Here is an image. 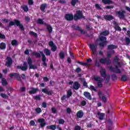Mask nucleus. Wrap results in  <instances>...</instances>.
<instances>
[{
  "label": "nucleus",
  "mask_w": 130,
  "mask_h": 130,
  "mask_svg": "<svg viewBox=\"0 0 130 130\" xmlns=\"http://www.w3.org/2000/svg\"><path fill=\"white\" fill-rule=\"evenodd\" d=\"M73 95V92L71 90H69L67 91V98L69 99L71 96Z\"/></svg>",
  "instance_id": "42"
},
{
  "label": "nucleus",
  "mask_w": 130,
  "mask_h": 130,
  "mask_svg": "<svg viewBox=\"0 0 130 130\" xmlns=\"http://www.w3.org/2000/svg\"><path fill=\"white\" fill-rule=\"evenodd\" d=\"M80 87H81V84H80L78 81L74 82L73 85V88L74 90H79Z\"/></svg>",
  "instance_id": "20"
},
{
  "label": "nucleus",
  "mask_w": 130,
  "mask_h": 130,
  "mask_svg": "<svg viewBox=\"0 0 130 130\" xmlns=\"http://www.w3.org/2000/svg\"><path fill=\"white\" fill-rule=\"evenodd\" d=\"M101 75L103 78L105 79L107 77V74H106V71L105 69H103L102 72H101Z\"/></svg>",
  "instance_id": "32"
},
{
  "label": "nucleus",
  "mask_w": 130,
  "mask_h": 130,
  "mask_svg": "<svg viewBox=\"0 0 130 130\" xmlns=\"http://www.w3.org/2000/svg\"><path fill=\"white\" fill-rule=\"evenodd\" d=\"M110 80V78L109 76H107V78L105 80V84H108L109 83V80Z\"/></svg>",
  "instance_id": "58"
},
{
  "label": "nucleus",
  "mask_w": 130,
  "mask_h": 130,
  "mask_svg": "<svg viewBox=\"0 0 130 130\" xmlns=\"http://www.w3.org/2000/svg\"><path fill=\"white\" fill-rule=\"evenodd\" d=\"M76 116L78 118H82L84 116V113L83 111L79 110L76 113Z\"/></svg>",
  "instance_id": "23"
},
{
  "label": "nucleus",
  "mask_w": 130,
  "mask_h": 130,
  "mask_svg": "<svg viewBox=\"0 0 130 130\" xmlns=\"http://www.w3.org/2000/svg\"><path fill=\"white\" fill-rule=\"evenodd\" d=\"M113 24L115 26L114 29L116 31H119V32H121V28L118 26V23L116 22V21H113Z\"/></svg>",
  "instance_id": "21"
},
{
  "label": "nucleus",
  "mask_w": 130,
  "mask_h": 130,
  "mask_svg": "<svg viewBox=\"0 0 130 130\" xmlns=\"http://www.w3.org/2000/svg\"><path fill=\"white\" fill-rule=\"evenodd\" d=\"M116 63L117 66H115V68L112 66H110L109 67V70L110 72H112L113 73H115L116 74H120L121 73V71H120V69H119V68H121V65L120 64L119 61L117 62Z\"/></svg>",
  "instance_id": "3"
},
{
  "label": "nucleus",
  "mask_w": 130,
  "mask_h": 130,
  "mask_svg": "<svg viewBox=\"0 0 130 130\" xmlns=\"http://www.w3.org/2000/svg\"><path fill=\"white\" fill-rule=\"evenodd\" d=\"M72 29H74V30H75L76 31H80V30H81V27L78 25H72Z\"/></svg>",
  "instance_id": "38"
},
{
  "label": "nucleus",
  "mask_w": 130,
  "mask_h": 130,
  "mask_svg": "<svg viewBox=\"0 0 130 130\" xmlns=\"http://www.w3.org/2000/svg\"><path fill=\"white\" fill-rule=\"evenodd\" d=\"M84 96L88 100H92V96H91V94L89 92L87 91H85L83 93Z\"/></svg>",
  "instance_id": "24"
},
{
  "label": "nucleus",
  "mask_w": 130,
  "mask_h": 130,
  "mask_svg": "<svg viewBox=\"0 0 130 130\" xmlns=\"http://www.w3.org/2000/svg\"><path fill=\"white\" fill-rule=\"evenodd\" d=\"M112 80L113 81H116L117 80V76L115 74L112 75Z\"/></svg>",
  "instance_id": "53"
},
{
  "label": "nucleus",
  "mask_w": 130,
  "mask_h": 130,
  "mask_svg": "<svg viewBox=\"0 0 130 130\" xmlns=\"http://www.w3.org/2000/svg\"><path fill=\"white\" fill-rule=\"evenodd\" d=\"M14 25H16L17 27H19L21 31H24L25 30V27H24V25H23V24L21 23V22L18 19H15L14 20V22L10 21L7 27L10 28L11 26H14Z\"/></svg>",
  "instance_id": "2"
},
{
  "label": "nucleus",
  "mask_w": 130,
  "mask_h": 130,
  "mask_svg": "<svg viewBox=\"0 0 130 130\" xmlns=\"http://www.w3.org/2000/svg\"><path fill=\"white\" fill-rule=\"evenodd\" d=\"M38 122L40 124L41 127H44L46 125V122H45V119L44 118H39L38 119Z\"/></svg>",
  "instance_id": "17"
},
{
  "label": "nucleus",
  "mask_w": 130,
  "mask_h": 130,
  "mask_svg": "<svg viewBox=\"0 0 130 130\" xmlns=\"http://www.w3.org/2000/svg\"><path fill=\"white\" fill-rule=\"evenodd\" d=\"M116 48H117V46L115 45L111 44L107 46V49H108V50H113V49H116Z\"/></svg>",
  "instance_id": "25"
},
{
  "label": "nucleus",
  "mask_w": 130,
  "mask_h": 130,
  "mask_svg": "<svg viewBox=\"0 0 130 130\" xmlns=\"http://www.w3.org/2000/svg\"><path fill=\"white\" fill-rule=\"evenodd\" d=\"M32 55H34V56H36L37 58H40L42 56V60L43 61L42 64L44 67H47V63H46V56H45L43 51H40L39 53L37 52H32Z\"/></svg>",
  "instance_id": "1"
},
{
  "label": "nucleus",
  "mask_w": 130,
  "mask_h": 130,
  "mask_svg": "<svg viewBox=\"0 0 130 130\" xmlns=\"http://www.w3.org/2000/svg\"><path fill=\"white\" fill-rule=\"evenodd\" d=\"M75 73H77V74H79V73H81V72H82V69H81V68L78 67L75 69Z\"/></svg>",
  "instance_id": "52"
},
{
  "label": "nucleus",
  "mask_w": 130,
  "mask_h": 130,
  "mask_svg": "<svg viewBox=\"0 0 130 130\" xmlns=\"http://www.w3.org/2000/svg\"><path fill=\"white\" fill-rule=\"evenodd\" d=\"M1 79L2 85V86H3V87H6L8 86V81H7V79H6V78L3 77V74H1Z\"/></svg>",
  "instance_id": "16"
},
{
  "label": "nucleus",
  "mask_w": 130,
  "mask_h": 130,
  "mask_svg": "<svg viewBox=\"0 0 130 130\" xmlns=\"http://www.w3.org/2000/svg\"><path fill=\"white\" fill-rule=\"evenodd\" d=\"M120 80L122 82H126L127 81H128V79L127 78V77L126 76V75H122Z\"/></svg>",
  "instance_id": "35"
},
{
  "label": "nucleus",
  "mask_w": 130,
  "mask_h": 130,
  "mask_svg": "<svg viewBox=\"0 0 130 130\" xmlns=\"http://www.w3.org/2000/svg\"><path fill=\"white\" fill-rule=\"evenodd\" d=\"M64 19L66 21L71 22V21H73V20H74V16L72 13H68L65 15Z\"/></svg>",
  "instance_id": "14"
},
{
  "label": "nucleus",
  "mask_w": 130,
  "mask_h": 130,
  "mask_svg": "<svg viewBox=\"0 0 130 130\" xmlns=\"http://www.w3.org/2000/svg\"><path fill=\"white\" fill-rule=\"evenodd\" d=\"M1 96L4 99H8V98H9V96L6 93H1Z\"/></svg>",
  "instance_id": "49"
},
{
  "label": "nucleus",
  "mask_w": 130,
  "mask_h": 130,
  "mask_svg": "<svg viewBox=\"0 0 130 130\" xmlns=\"http://www.w3.org/2000/svg\"><path fill=\"white\" fill-rule=\"evenodd\" d=\"M86 104H87V102L85 101H83L81 103V105L82 106H85V105H86Z\"/></svg>",
  "instance_id": "60"
},
{
  "label": "nucleus",
  "mask_w": 130,
  "mask_h": 130,
  "mask_svg": "<svg viewBox=\"0 0 130 130\" xmlns=\"http://www.w3.org/2000/svg\"><path fill=\"white\" fill-rule=\"evenodd\" d=\"M113 6H107L105 7L107 10H110V9H113Z\"/></svg>",
  "instance_id": "61"
},
{
  "label": "nucleus",
  "mask_w": 130,
  "mask_h": 130,
  "mask_svg": "<svg viewBox=\"0 0 130 130\" xmlns=\"http://www.w3.org/2000/svg\"><path fill=\"white\" fill-rule=\"evenodd\" d=\"M46 7H47V5L46 4H43L40 6V10L42 12H44L45 11V9H46Z\"/></svg>",
  "instance_id": "33"
},
{
  "label": "nucleus",
  "mask_w": 130,
  "mask_h": 130,
  "mask_svg": "<svg viewBox=\"0 0 130 130\" xmlns=\"http://www.w3.org/2000/svg\"><path fill=\"white\" fill-rule=\"evenodd\" d=\"M95 7L96 9H97V10H102V8H101V7H100V5H99V4H96L95 5Z\"/></svg>",
  "instance_id": "57"
},
{
  "label": "nucleus",
  "mask_w": 130,
  "mask_h": 130,
  "mask_svg": "<svg viewBox=\"0 0 130 130\" xmlns=\"http://www.w3.org/2000/svg\"><path fill=\"white\" fill-rule=\"evenodd\" d=\"M59 124H63L64 123V120L63 119H60L58 120Z\"/></svg>",
  "instance_id": "56"
},
{
  "label": "nucleus",
  "mask_w": 130,
  "mask_h": 130,
  "mask_svg": "<svg viewBox=\"0 0 130 130\" xmlns=\"http://www.w3.org/2000/svg\"><path fill=\"white\" fill-rule=\"evenodd\" d=\"M29 34L30 35V36H35V37H38V36L34 31H29Z\"/></svg>",
  "instance_id": "47"
},
{
  "label": "nucleus",
  "mask_w": 130,
  "mask_h": 130,
  "mask_svg": "<svg viewBox=\"0 0 130 130\" xmlns=\"http://www.w3.org/2000/svg\"><path fill=\"white\" fill-rule=\"evenodd\" d=\"M98 96L99 98L103 102V103H106V102H107V98H106L105 96L103 95L102 91H99L98 92Z\"/></svg>",
  "instance_id": "12"
},
{
  "label": "nucleus",
  "mask_w": 130,
  "mask_h": 130,
  "mask_svg": "<svg viewBox=\"0 0 130 130\" xmlns=\"http://www.w3.org/2000/svg\"><path fill=\"white\" fill-rule=\"evenodd\" d=\"M27 64L29 66V70H36L37 69V66L35 65H33V61L32 59L28 57L27 58Z\"/></svg>",
  "instance_id": "8"
},
{
  "label": "nucleus",
  "mask_w": 130,
  "mask_h": 130,
  "mask_svg": "<svg viewBox=\"0 0 130 130\" xmlns=\"http://www.w3.org/2000/svg\"><path fill=\"white\" fill-rule=\"evenodd\" d=\"M45 26H46V29L49 33H52V27L51 26V25L47 23H45Z\"/></svg>",
  "instance_id": "26"
},
{
  "label": "nucleus",
  "mask_w": 130,
  "mask_h": 130,
  "mask_svg": "<svg viewBox=\"0 0 130 130\" xmlns=\"http://www.w3.org/2000/svg\"><path fill=\"white\" fill-rule=\"evenodd\" d=\"M1 39H6V36L4 34H1Z\"/></svg>",
  "instance_id": "64"
},
{
  "label": "nucleus",
  "mask_w": 130,
  "mask_h": 130,
  "mask_svg": "<svg viewBox=\"0 0 130 130\" xmlns=\"http://www.w3.org/2000/svg\"><path fill=\"white\" fill-rule=\"evenodd\" d=\"M22 9L24 12H28L29 11V8L27 5L23 6Z\"/></svg>",
  "instance_id": "51"
},
{
  "label": "nucleus",
  "mask_w": 130,
  "mask_h": 130,
  "mask_svg": "<svg viewBox=\"0 0 130 130\" xmlns=\"http://www.w3.org/2000/svg\"><path fill=\"white\" fill-rule=\"evenodd\" d=\"M17 69L18 70H21L23 72H26L28 70V65L27 64V62H23V66H17Z\"/></svg>",
  "instance_id": "13"
},
{
  "label": "nucleus",
  "mask_w": 130,
  "mask_h": 130,
  "mask_svg": "<svg viewBox=\"0 0 130 130\" xmlns=\"http://www.w3.org/2000/svg\"><path fill=\"white\" fill-rule=\"evenodd\" d=\"M39 91V89L38 88H31V90H30L29 91V94H36Z\"/></svg>",
  "instance_id": "29"
},
{
  "label": "nucleus",
  "mask_w": 130,
  "mask_h": 130,
  "mask_svg": "<svg viewBox=\"0 0 130 130\" xmlns=\"http://www.w3.org/2000/svg\"><path fill=\"white\" fill-rule=\"evenodd\" d=\"M100 62L102 64H107V66H109L111 63V60L109 59V58L106 57L105 58H102L100 59Z\"/></svg>",
  "instance_id": "9"
},
{
  "label": "nucleus",
  "mask_w": 130,
  "mask_h": 130,
  "mask_svg": "<svg viewBox=\"0 0 130 130\" xmlns=\"http://www.w3.org/2000/svg\"><path fill=\"white\" fill-rule=\"evenodd\" d=\"M6 48H7V45L4 42L1 43V50H5V49H6Z\"/></svg>",
  "instance_id": "39"
},
{
  "label": "nucleus",
  "mask_w": 130,
  "mask_h": 130,
  "mask_svg": "<svg viewBox=\"0 0 130 130\" xmlns=\"http://www.w3.org/2000/svg\"><path fill=\"white\" fill-rule=\"evenodd\" d=\"M77 3H79V0H72L71 2V6L72 7H76Z\"/></svg>",
  "instance_id": "40"
},
{
  "label": "nucleus",
  "mask_w": 130,
  "mask_h": 130,
  "mask_svg": "<svg viewBox=\"0 0 130 130\" xmlns=\"http://www.w3.org/2000/svg\"><path fill=\"white\" fill-rule=\"evenodd\" d=\"M90 90L91 91H94V92H97V88H96L94 86L90 85L89 87Z\"/></svg>",
  "instance_id": "46"
},
{
  "label": "nucleus",
  "mask_w": 130,
  "mask_h": 130,
  "mask_svg": "<svg viewBox=\"0 0 130 130\" xmlns=\"http://www.w3.org/2000/svg\"><path fill=\"white\" fill-rule=\"evenodd\" d=\"M94 80L95 82H98L97 86L99 88H102L103 87V84L102 82H103V80L100 77H96L94 78Z\"/></svg>",
  "instance_id": "11"
},
{
  "label": "nucleus",
  "mask_w": 130,
  "mask_h": 130,
  "mask_svg": "<svg viewBox=\"0 0 130 130\" xmlns=\"http://www.w3.org/2000/svg\"><path fill=\"white\" fill-rule=\"evenodd\" d=\"M37 23L39 24L40 25H45V24H46V22H44V21H43V19L41 18H39L38 19Z\"/></svg>",
  "instance_id": "37"
},
{
  "label": "nucleus",
  "mask_w": 130,
  "mask_h": 130,
  "mask_svg": "<svg viewBox=\"0 0 130 130\" xmlns=\"http://www.w3.org/2000/svg\"><path fill=\"white\" fill-rule=\"evenodd\" d=\"M110 34V32H109V30H106L101 32V35H102L103 36H107L108 35H109Z\"/></svg>",
  "instance_id": "36"
},
{
  "label": "nucleus",
  "mask_w": 130,
  "mask_h": 130,
  "mask_svg": "<svg viewBox=\"0 0 130 130\" xmlns=\"http://www.w3.org/2000/svg\"><path fill=\"white\" fill-rule=\"evenodd\" d=\"M74 130H81V126L79 125L75 126Z\"/></svg>",
  "instance_id": "62"
},
{
  "label": "nucleus",
  "mask_w": 130,
  "mask_h": 130,
  "mask_svg": "<svg viewBox=\"0 0 130 130\" xmlns=\"http://www.w3.org/2000/svg\"><path fill=\"white\" fill-rule=\"evenodd\" d=\"M10 78H13V77H15L17 81H21V76L19 74L17 73H13L10 74Z\"/></svg>",
  "instance_id": "18"
},
{
  "label": "nucleus",
  "mask_w": 130,
  "mask_h": 130,
  "mask_svg": "<svg viewBox=\"0 0 130 130\" xmlns=\"http://www.w3.org/2000/svg\"><path fill=\"white\" fill-rule=\"evenodd\" d=\"M104 18V19L106 20L107 21H111V20H113V19H114V17H113V16L111 15H105Z\"/></svg>",
  "instance_id": "22"
},
{
  "label": "nucleus",
  "mask_w": 130,
  "mask_h": 130,
  "mask_svg": "<svg viewBox=\"0 0 130 130\" xmlns=\"http://www.w3.org/2000/svg\"><path fill=\"white\" fill-rule=\"evenodd\" d=\"M116 15L118 16L120 20H123L125 18L126 12L125 10H121L115 12Z\"/></svg>",
  "instance_id": "6"
},
{
  "label": "nucleus",
  "mask_w": 130,
  "mask_h": 130,
  "mask_svg": "<svg viewBox=\"0 0 130 130\" xmlns=\"http://www.w3.org/2000/svg\"><path fill=\"white\" fill-rule=\"evenodd\" d=\"M89 47L91 51V53L93 54V55H97V49H98L97 45L90 44L89 45Z\"/></svg>",
  "instance_id": "7"
},
{
  "label": "nucleus",
  "mask_w": 130,
  "mask_h": 130,
  "mask_svg": "<svg viewBox=\"0 0 130 130\" xmlns=\"http://www.w3.org/2000/svg\"><path fill=\"white\" fill-rule=\"evenodd\" d=\"M6 62L5 63V66L7 67V68H11L13 64V59L10 56H7L6 57Z\"/></svg>",
  "instance_id": "10"
},
{
  "label": "nucleus",
  "mask_w": 130,
  "mask_h": 130,
  "mask_svg": "<svg viewBox=\"0 0 130 130\" xmlns=\"http://www.w3.org/2000/svg\"><path fill=\"white\" fill-rule=\"evenodd\" d=\"M42 92H43V93H44V94H46V95H48L49 96L52 95V90L49 91L47 88L42 89Z\"/></svg>",
  "instance_id": "19"
},
{
  "label": "nucleus",
  "mask_w": 130,
  "mask_h": 130,
  "mask_svg": "<svg viewBox=\"0 0 130 130\" xmlns=\"http://www.w3.org/2000/svg\"><path fill=\"white\" fill-rule=\"evenodd\" d=\"M52 112L54 114L56 113V109L55 108H52Z\"/></svg>",
  "instance_id": "63"
},
{
  "label": "nucleus",
  "mask_w": 130,
  "mask_h": 130,
  "mask_svg": "<svg viewBox=\"0 0 130 130\" xmlns=\"http://www.w3.org/2000/svg\"><path fill=\"white\" fill-rule=\"evenodd\" d=\"M47 129L55 130L56 129V125H48L47 126Z\"/></svg>",
  "instance_id": "34"
},
{
  "label": "nucleus",
  "mask_w": 130,
  "mask_h": 130,
  "mask_svg": "<svg viewBox=\"0 0 130 130\" xmlns=\"http://www.w3.org/2000/svg\"><path fill=\"white\" fill-rule=\"evenodd\" d=\"M102 2L104 5H112L113 4V1L111 0H102Z\"/></svg>",
  "instance_id": "27"
},
{
  "label": "nucleus",
  "mask_w": 130,
  "mask_h": 130,
  "mask_svg": "<svg viewBox=\"0 0 130 130\" xmlns=\"http://www.w3.org/2000/svg\"><path fill=\"white\" fill-rule=\"evenodd\" d=\"M118 61H119V58H118V56H115L113 59V62H115V63H116L117 62H118Z\"/></svg>",
  "instance_id": "48"
},
{
  "label": "nucleus",
  "mask_w": 130,
  "mask_h": 130,
  "mask_svg": "<svg viewBox=\"0 0 130 130\" xmlns=\"http://www.w3.org/2000/svg\"><path fill=\"white\" fill-rule=\"evenodd\" d=\"M67 113H69V114H71L72 113V110L70 108H67Z\"/></svg>",
  "instance_id": "59"
},
{
  "label": "nucleus",
  "mask_w": 130,
  "mask_h": 130,
  "mask_svg": "<svg viewBox=\"0 0 130 130\" xmlns=\"http://www.w3.org/2000/svg\"><path fill=\"white\" fill-rule=\"evenodd\" d=\"M44 52L47 55V56H50L51 54V52L50 51V50L47 48H45L44 49Z\"/></svg>",
  "instance_id": "28"
},
{
  "label": "nucleus",
  "mask_w": 130,
  "mask_h": 130,
  "mask_svg": "<svg viewBox=\"0 0 130 130\" xmlns=\"http://www.w3.org/2000/svg\"><path fill=\"white\" fill-rule=\"evenodd\" d=\"M77 63L81 64V66H83V67H88V63L81 62V61H77Z\"/></svg>",
  "instance_id": "43"
},
{
  "label": "nucleus",
  "mask_w": 130,
  "mask_h": 130,
  "mask_svg": "<svg viewBox=\"0 0 130 130\" xmlns=\"http://www.w3.org/2000/svg\"><path fill=\"white\" fill-rule=\"evenodd\" d=\"M34 99L37 101H40L41 100V97L40 96V95H36L34 97Z\"/></svg>",
  "instance_id": "55"
},
{
  "label": "nucleus",
  "mask_w": 130,
  "mask_h": 130,
  "mask_svg": "<svg viewBox=\"0 0 130 130\" xmlns=\"http://www.w3.org/2000/svg\"><path fill=\"white\" fill-rule=\"evenodd\" d=\"M114 53H115V50H111L107 53V55L108 57H109V58H110L112 56V54H114Z\"/></svg>",
  "instance_id": "31"
},
{
  "label": "nucleus",
  "mask_w": 130,
  "mask_h": 130,
  "mask_svg": "<svg viewBox=\"0 0 130 130\" xmlns=\"http://www.w3.org/2000/svg\"><path fill=\"white\" fill-rule=\"evenodd\" d=\"M48 45L50 46L51 49L53 52H54L57 50V47L55 44H54V43H53V41H51L49 42Z\"/></svg>",
  "instance_id": "15"
},
{
  "label": "nucleus",
  "mask_w": 130,
  "mask_h": 130,
  "mask_svg": "<svg viewBox=\"0 0 130 130\" xmlns=\"http://www.w3.org/2000/svg\"><path fill=\"white\" fill-rule=\"evenodd\" d=\"M11 45L12 46H17L18 45V41L16 40H13L11 42Z\"/></svg>",
  "instance_id": "41"
},
{
  "label": "nucleus",
  "mask_w": 130,
  "mask_h": 130,
  "mask_svg": "<svg viewBox=\"0 0 130 130\" xmlns=\"http://www.w3.org/2000/svg\"><path fill=\"white\" fill-rule=\"evenodd\" d=\"M98 115L99 116V119H100V120H103V119H104V116H105V114L98 112Z\"/></svg>",
  "instance_id": "30"
},
{
  "label": "nucleus",
  "mask_w": 130,
  "mask_h": 130,
  "mask_svg": "<svg viewBox=\"0 0 130 130\" xmlns=\"http://www.w3.org/2000/svg\"><path fill=\"white\" fill-rule=\"evenodd\" d=\"M36 112L37 113H41V112H42V110H41V108H37L35 110Z\"/></svg>",
  "instance_id": "50"
},
{
  "label": "nucleus",
  "mask_w": 130,
  "mask_h": 130,
  "mask_svg": "<svg viewBox=\"0 0 130 130\" xmlns=\"http://www.w3.org/2000/svg\"><path fill=\"white\" fill-rule=\"evenodd\" d=\"M59 56L61 59H63V58H64V52L61 51L60 52Z\"/></svg>",
  "instance_id": "44"
},
{
  "label": "nucleus",
  "mask_w": 130,
  "mask_h": 130,
  "mask_svg": "<svg viewBox=\"0 0 130 130\" xmlns=\"http://www.w3.org/2000/svg\"><path fill=\"white\" fill-rule=\"evenodd\" d=\"M125 42L126 45H129L130 44V39L129 38L126 37L125 38Z\"/></svg>",
  "instance_id": "45"
},
{
  "label": "nucleus",
  "mask_w": 130,
  "mask_h": 130,
  "mask_svg": "<svg viewBox=\"0 0 130 130\" xmlns=\"http://www.w3.org/2000/svg\"><path fill=\"white\" fill-rule=\"evenodd\" d=\"M35 124H36V123H35V121H34V120H31L30 121L29 125H30V126H34Z\"/></svg>",
  "instance_id": "54"
},
{
  "label": "nucleus",
  "mask_w": 130,
  "mask_h": 130,
  "mask_svg": "<svg viewBox=\"0 0 130 130\" xmlns=\"http://www.w3.org/2000/svg\"><path fill=\"white\" fill-rule=\"evenodd\" d=\"M74 21L77 22L79 20H81V19H84L85 16L83 14V12L81 10L76 11V13L74 14Z\"/></svg>",
  "instance_id": "5"
},
{
  "label": "nucleus",
  "mask_w": 130,
  "mask_h": 130,
  "mask_svg": "<svg viewBox=\"0 0 130 130\" xmlns=\"http://www.w3.org/2000/svg\"><path fill=\"white\" fill-rule=\"evenodd\" d=\"M106 40H107V38L105 37H101L96 39V41L100 42L99 45L102 49H103L106 45H107V41Z\"/></svg>",
  "instance_id": "4"
}]
</instances>
